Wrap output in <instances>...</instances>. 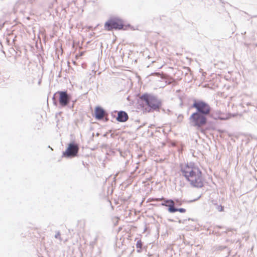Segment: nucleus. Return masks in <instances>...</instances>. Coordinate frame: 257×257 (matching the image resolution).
<instances>
[{
    "mask_svg": "<svg viewBox=\"0 0 257 257\" xmlns=\"http://www.w3.org/2000/svg\"><path fill=\"white\" fill-rule=\"evenodd\" d=\"M191 107L196 110L189 118L193 125L199 127L206 125L208 117L211 115V108L210 105L202 100L194 99Z\"/></svg>",
    "mask_w": 257,
    "mask_h": 257,
    "instance_id": "f257e3e1",
    "label": "nucleus"
},
{
    "mask_svg": "<svg viewBox=\"0 0 257 257\" xmlns=\"http://www.w3.org/2000/svg\"><path fill=\"white\" fill-rule=\"evenodd\" d=\"M182 175L194 188H201L204 186V179L200 169L193 163L183 164L179 165Z\"/></svg>",
    "mask_w": 257,
    "mask_h": 257,
    "instance_id": "f03ea898",
    "label": "nucleus"
},
{
    "mask_svg": "<svg viewBox=\"0 0 257 257\" xmlns=\"http://www.w3.org/2000/svg\"><path fill=\"white\" fill-rule=\"evenodd\" d=\"M145 112L160 111L162 106V100L157 96L150 93H144L140 97Z\"/></svg>",
    "mask_w": 257,
    "mask_h": 257,
    "instance_id": "7ed1b4c3",
    "label": "nucleus"
},
{
    "mask_svg": "<svg viewBox=\"0 0 257 257\" xmlns=\"http://www.w3.org/2000/svg\"><path fill=\"white\" fill-rule=\"evenodd\" d=\"M71 98V95L67 90L58 91L54 93L52 98L53 104L56 106L59 104V107L61 108L68 106Z\"/></svg>",
    "mask_w": 257,
    "mask_h": 257,
    "instance_id": "20e7f679",
    "label": "nucleus"
},
{
    "mask_svg": "<svg viewBox=\"0 0 257 257\" xmlns=\"http://www.w3.org/2000/svg\"><path fill=\"white\" fill-rule=\"evenodd\" d=\"M124 27L125 26L122 20L115 17L109 19L104 24L105 29L107 31L124 30Z\"/></svg>",
    "mask_w": 257,
    "mask_h": 257,
    "instance_id": "39448f33",
    "label": "nucleus"
},
{
    "mask_svg": "<svg viewBox=\"0 0 257 257\" xmlns=\"http://www.w3.org/2000/svg\"><path fill=\"white\" fill-rule=\"evenodd\" d=\"M79 146L74 141L68 144L66 150L63 152L62 156L66 158H72L78 155Z\"/></svg>",
    "mask_w": 257,
    "mask_h": 257,
    "instance_id": "423d86ee",
    "label": "nucleus"
},
{
    "mask_svg": "<svg viewBox=\"0 0 257 257\" xmlns=\"http://www.w3.org/2000/svg\"><path fill=\"white\" fill-rule=\"evenodd\" d=\"M107 112L103 109L101 106H97L94 109V117L97 120H101L104 117H105V121H107L108 118Z\"/></svg>",
    "mask_w": 257,
    "mask_h": 257,
    "instance_id": "0eeeda50",
    "label": "nucleus"
},
{
    "mask_svg": "<svg viewBox=\"0 0 257 257\" xmlns=\"http://www.w3.org/2000/svg\"><path fill=\"white\" fill-rule=\"evenodd\" d=\"M114 112H117V115L116 117V119L118 122H124L126 121L128 119V115L127 113L124 111H114Z\"/></svg>",
    "mask_w": 257,
    "mask_h": 257,
    "instance_id": "6e6552de",
    "label": "nucleus"
},
{
    "mask_svg": "<svg viewBox=\"0 0 257 257\" xmlns=\"http://www.w3.org/2000/svg\"><path fill=\"white\" fill-rule=\"evenodd\" d=\"M201 195H200L198 197H197L196 199H194L193 200H189L187 201H186L185 200H180L178 198L173 199V203H174V207H175V206H181V205H182V204H183V202H187L188 203H191L193 202H195V201L198 200V199H199L201 197Z\"/></svg>",
    "mask_w": 257,
    "mask_h": 257,
    "instance_id": "1a4fd4ad",
    "label": "nucleus"
},
{
    "mask_svg": "<svg viewBox=\"0 0 257 257\" xmlns=\"http://www.w3.org/2000/svg\"><path fill=\"white\" fill-rule=\"evenodd\" d=\"M157 200L158 201L163 200V202H162L161 205L168 207V208H169L170 207H173L174 206L173 199H166L162 197L161 198H158Z\"/></svg>",
    "mask_w": 257,
    "mask_h": 257,
    "instance_id": "9d476101",
    "label": "nucleus"
},
{
    "mask_svg": "<svg viewBox=\"0 0 257 257\" xmlns=\"http://www.w3.org/2000/svg\"><path fill=\"white\" fill-rule=\"evenodd\" d=\"M168 211L169 212L173 213H175L177 211H179L180 213H185L186 212V209L183 208H176L173 206V207H170L169 208H168Z\"/></svg>",
    "mask_w": 257,
    "mask_h": 257,
    "instance_id": "9b49d317",
    "label": "nucleus"
},
{
    "mask_svg": "<svg viewBox=\"0 0 257 257\" xmlns=\"http://www.w3.org/2000/svg\"><path fill=\"white\" fill-rule=\"evenodd\" d=\"M212 205L214 206V208L218 210L219 212L223 211L224 210V206L221 205H219L216 201L212 200Z\"/></svg>",
    "mask_w": 257,
    "mask_h": 257,
    "instance_id": "f8f14e48",
    "label": "nucleus"
},
{
    "mask_svg": "<svg viewBox=\"0 0 257 257\" xmlns=\"http://www.w3.org/2000/svg\"><path fill=\"white\" fill-rule=\"evenodd\" d=\"M136 246L137 248H142L143 246V242L141 241V240H138L137 243H136Z\"/></svg>",
    "mask_w": 257,
    "mask_h": 257,
    "instance_id": "ddd939ff",
    "label": "nucleus"
},
{
    "mask_svg": "<svg viewBox=\"0 0 257 257\" xmlns=\"http://www.w3.org/2000/svg\"><path fill=\"white\" fill-rule=\"evenodd\" d=\"M97 236H96L94 238V240H93L92 241H91V242H90V245H91L92 246H93L95 244V243H96V241H97Z\"/></svg>",
    "mask_w": 257,
    "mask_h": 257,
    "instance_id": "4468645a",
    "label": "nucleus"
},
{
    "mask_svg": "<svg viewBox=\"0 0 257 257\" xmlns=\"http://www.w3.org/2000/svg\"><path fill=\"white\" fill-rule=\"evenodd\" d=\"M60 235H61L60 232L59 231H58V232H56V234L55 235V237L56 238H58V239H59L60 240H61V237H60Z\"/></svg>",
    "mask_w": 257,
    "mask_h": 257,
    "instance_id": "2eb2a0df",
    "label": "nucleus"
},
{
    "mask_svg": "<svg viewBox=\"0 0 257 257\" xmlns=\"http://www.w3.org/2000/svg\"><path fill=\"white\" fill-rule=\"evenodd\" d=\"M187 221V219H184L183 220H179L178 221L179 223H185V222Z\"/></svg>",
    "mask_w": 257,
    "mask_h": 257,
    "instance_id": "dca6fc26",
    "label": "nucleus"
},
{
    "mask_svg": "<svg viewBox=\"0 0 257 257\" xmlns=\"http://www.w3.org/2000/svg\"><path fill=\"white\" fill-rule=\"evenodd\" d=\"M4 26V23H3V24H0V29H2Z\"/></svg>",
    "mask_w": 257,
    "mask_h": 257,
    "instance_id": "f3484780",
    "label": "nucleus"
},
{
    "mask_svg": "<svg viewBox=\"0 0 257 257\" xmlns=\"http://www.w3.org/2000/svg\"><path fill=\"white\" fill-rule=\"evenodd\" d=\"M247 106H248V105H251V103H249V102H247V103H244Z\"/></svg>",
    "mask_w": 257,
    "mask_h": 257,
    "instance_id": "a211bd4d",
    "label": "nucleus"
},
{
    "mask_svg": "<svg viewBox=\"0 0 257 257\" xmlns=\"http://www.w3.org/2000/svg\"><path fill=\"white\" fill-rule=\"evenodd\" d=\"M141 251H142V249L138 248V250H137L138 252H141Z\"/></svg>",
    "mask_w": 257,
    "mask_h": 257,
    "instance_id": "6ab92c4d",
    "label": "nucleus"
},
{
    "mask_svg": "<svg viewBox=\"0 0 257 257\" xmlns=\"http://www.w3.org/2000/svg\"><path fill=\"white\" fill-rule=\"evenodd\" d=\"M107 133H106L105 134L103 135V137H105L107 136Z\"/></svg>",
    "mask_w": 257,
    "mask_h": 257,
    "instance_id": "aec40b11",
    "label": "nucleus"
},
{
    "mask_svg": "<svg viewBox=\"0 0 257 257\" xmlns=\"http://www.w3.org/2000/svg\"><path fill=\"white\" fill-rule=\"evenodd\" d=\"M73 106H74V103L72 104V106H71V108H73Z\"/></svg>",
    "mask_w": 257,
    "mask_h": 257,
    "instance_id": "412c9836",
    "label": "nucleus"
},
{
    "mask_svg": "<svg viewBox=\"0 0 257 257\" xmlns=\"http://www.w3.org/2000/svg\"><path fill=\"white\" fill-rule=\"evenodd\" d=\"M99 135V133H97V134H96V136H98Z\"/></svg>",
    "mask_w": 257,
    "mask_h": 257,
    "instance_id": "4be33fe9",
    "label": "nucleus"
},
{
    "mask_svg": "<svg viewBox=\"0 0 257 257\" xmlns=\"http://www.w3.org/2000/svg\"><path fill=\"white\" fill-rule=\"evenodd\" d=\"M169 220L171 221H173V220L169 219Z\"/></svg>",
    "mask_w": 257,
    "mask_h": 257,
    "instance_id": "5701e85b",
    "label": "nucleus"
},
{
    "mask_svg": "<svg viewBox=\"0 0 257 257\" xmlns=\"http://www.w3.org/2000/svg\"><path fill=\"white\" fill-rule=\"evenodd\" d=\"M227 231H231V229H228Z\"/></svg>",
    "mask_w": 257,
    "mask_h": 257,
    "instance_id": "b1692460",
    "label": "nucleus"
},
{
    "mask_svg": "<svg viewBox=\"0 0 257 257\" xmlns=\"http://www.w3.org/2000/svg\"><path fill=\"white\" fill-rule=\"evenodd\" d=\"M54 2H57V0H54Z\"/></svg>",
    "mask_w": 257,
    "mask_h": 257,
    "instance_id": "393cba45",
    "label": "nucleus"
}]
</instances>
